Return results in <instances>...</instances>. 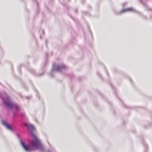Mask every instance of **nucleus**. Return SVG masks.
Returning <instances> with one entry per match:
<instances>
[{
    "mask_svg": "<svg viewBox=\"0 0 152 152\" xmlns=\"http://www.w3.org/2000/svg\"><path fill=\"white\" fill-rule=\"evenodd\" d=\"M23 125L27 128L28 132L33 138V142L31 143H29L26 144L21 138L20 136L17 134V137L20 140V144L23 148L28 152L31 151L34 148L39 149L42 152L45 151L44 148L34 133L36 132V128L32 125L27 123H24Z\"/></svg>",
    "mask_w": 152,
    "mask_h": 152,
    "instance_id": "nucleus-1",
    "label": "nucleus"
},
{
    "mask_svg": "<svg viewBox=\"0 0 152 152\" xmlns=\"http://www.w3.org/2000/svg\"><path fill=\"white\" fill-rule=\"evenodd\" d=\"M10 113L12 116L13 121L15 123H21L26 118L25 112L21 110L20 106L10 99Z\"/></svg>",
    "mask_w": 152,
    "mask_h": 152,
    "instance_id": "nucleus-2",
    "label": "nucleus"
},
{
    "mask_svg": "<svg viewBox=\"0 0 152 152\" xmlns=\"http://www.w3.org/2000/svg\"><path fill=\"white\" fill-rule=\"evenodd\" d=\"M9 96H0L4 106L8 110L10 109V97Z\"/></svg>",
    "mask_w": 152,
    "mask_h": 152,
    "instance_id": "nucleus-3",
    "label": "nucleus"
},
{
    "mask_svg": "<svg viewBox=\"0 0 152 152\" xmlns=\"http://www.w3.org/2000/svg\"><path fill=\"white\" fill-rule=\"evenodd\" d=\"M66 66L63 64H60L59 65L53 64L52 70L50 75H51L52 73L55 71H61V70L65 69Z\"/></svg>",
    "mask_w": 152,
    "mask_h": 152,
    "instance_id": "nucleus-4",
    "label": "nucleus"
},
{
    "mask_svg": "<svg viewBox=\"0 0 152 152\" xmlns=\"http://www.w3.org/2000/svg\"><path fill=\"white\" fill-rule=\"evenodd\" d=\"M135 10L134 8L132 7H129L127 8H123L120 11L118 12L117 14H121L125 12H133L135 11Z\"/></svg>",
    "mask_w": 152,
    "mask_h": 152,
    "instance_id": "nucleus-5",
    "label": "nucleus"
},
{
    "mask_svg": "<svg viewBox=\"0 0 152 152\" xmlns=\"http://www.w3.org/2000/svg\"><path fill=\"white\" fill-rule=\"evenodd\" d=\"M1 122L2 124L7 129L10 130V124L5 120L1 119Z\"/></svg>",
    "mask_w": 152,
    "mask_h": 152,
    "instance_id": "nucleus-6",
    "label": "nucleus"
},
{
    "mask_svg": "<svg viewBox=\"0 0 152 152\" xmlns=\"http://www.w3.org/2000/svg\"><path fill=\"white\" fill-rule=\"evenodd\" d=\"M20 97L23 99L29 100L31 99V96H20Z\"/></svg>",
    "mask_w": 152,
    "mask_h": 152,
    "instance_id": "nucleus-7",
    "label": "nucleus"
},
{
    "mask_svg": "<svg viewBox=\"0 0 152 152\" xmlns=\"http://www.w3.org/2000/svg\"><path fill=\"white\" fill-rule=\"evenodd\" d=\"M142 143H143V146L144 148L145 152H146V151H147L148 146H147L145 142L143 141Z\"/></svg>",
    "mask_w": 152,
    "mask_h": 152,
    "instance_id": "nucleus-8",
    "label": "nucleus"
},
{
    "mask_svg": "<svg viewBox=\"0 0 152 152\" xmlns=\"http://www.w3.org/2000/svg\"><path fill=\"white\" fill-rule=\"evenodd\" d=\"M15 130V128L13 127L12 125L10 124V131H14Z\"/></svg>",
    "mask_w": 152,
    "mask_h": 152,
    "instance_id": "nucleus-9",
    "label": "nucleus"
},
{
    "mask_svg": "<svg viewBox=\"0 0 152 152\" xmlns=\"http://www.w3.org/2000/svg\"><path fill=\"white\" fill-rule=\"evenodd\" d=\"M93 149L94 151H95L96 152H97L98 151V149L97 147H96L94 146L93 147Z\"/></svg>",
    "mask_w": 152,
    "mask_h": 152,
    "instance_id": "nucleus-10",
    "label": "nucleus"
},
{
    "mask_svg": "<svg viewBox=\"0 0 152 152\" xmlns=\"http://www.w3.org/2000/svg\"><path fill=\"white\" fill-rule=\"evenodd\" d=\"M47 152H52L50 150H48L47 151Z\"/></svg>",
    "mask_w": 152,
    "mask_h": 152,
    "instance_id": "nucleus-11",
    "label": "nucleus"
}]
</instances>
